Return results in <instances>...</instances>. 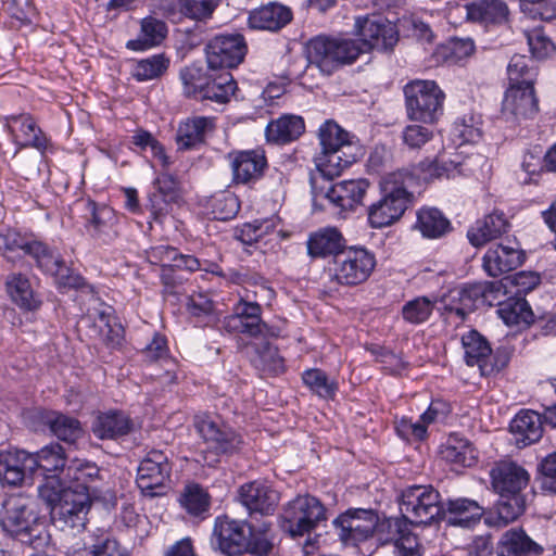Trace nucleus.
I'll return each mask as SVG.
<instances>
[{
	"label": "nucleus",
	"instance_id": "1",
	"mask_svg": "<svg viewBox=\"0 0 556 556\" xmlns=\"http://www.w3.org/2000/svg\"><path fill=\"white\" fill-rule=\"evenodd\" d=\"M38 494L50 507L53 521L62 529L80 531L85 528L91 506L86 488H64L62 480L52 479L48 484H39Z\"/></svg>",
	"mask_w": 556,
	"mask_h": 556
},
{
	"label": "nucleus",
	"instance_id": "2",
	"mask_svg": "<svg viewBox=\"0 0 556 556\" xmlns=\"http://www.w3.org/2000/svg\"><path fill=\"white\" fill-rule=\"evenodd\" d=\"M416 177L408 170H397L380 180L381 198L368 207V222L372 228L388 227L397 222L412 202L409 189Z\"/></svg>",
	"mask_w": 556,
	"mask_h": 556
},
{
	"label": "nucleus",
	"instance_id": "3",
	"mask_svg": "<svg viewBox=\"0 0 556 556\" xmlns=\"http://www.w3.org/2000/svg\"><path fill=\"white\" fill-rule=\"evenodd\" d=\"M3 527L24 544L39 545L42 541L43 527L28 496L15 494L4 502Z\"/></svg>",
	"mask_w": 556,
	"mask_h": 556
},
{
	"label": "nucleus",
	"instance_id": "4",
	"mask_svg": "<svg viewBox=\"0 0 556 556\" xmlns=\"http://www.w3.org/2000/svg\"><path fill=\"white\" fill-rule=\"evenodd\" d=\"M363 48L351 38H330L318 36L307 45V56L321 72L331 74L338 67L352 64Z\"/></svg>",
	"mask_w": 556,
	"mask_h": 556
},
{
	"label": "nucleus",
	"instance_id": "5",
	"mask_svg": "<svg viewBox=\"0 0 556 556\" xmlns=\"http://www.w3.org/2000/svg\"><path fill=\"white\" fill-rule=\"evenodd\" d=\"M326 519V508L317 497L299 495L285 505L281 527L290 536L300 538L311 533Z\"/></svg>",
	"mask_w": 556,
	"mask_h": 556
},
{
	"label": "nucleus",
	"instance_id": "6",
	"mask_svg": "<svg viewBox=\"0 0 556 556\" xmlns=\"http://www.w3.org/2000/svg\"><path fill=\"white\" fill-rule=\"evenodd\" d=\"M407 116L433 123L442 114L444 93L433 80H413L404 87Z\"/></svg>",
	"mask_w": 556,
	"mask_h": 556
},
{
	"label": "nucleus",
	"instance_id": "7",
	"mask_svg": "<svg viewBox=\"0 0 556 556\" xmlns=\"http://www.w3.org/2000/svg\"><path fill=\"white\" fill-rule=\"evenodd\" d=\"M376 266L375 255L364 248H349L333 258L332 279L342 286H358L370 277Z\"/></svg>",
	"mask_w": 556,
	"mask_h": 556
},
{
	"label": "nucleus",
	"instance_id": "8",
	"mask_svg": "<svg viewBox=\"0 0 556 556\" xmlns=\"http://www.w3.org/2000/svg\"><path fill=\"white\" fill-rule=\"evenodd\" d=\"M402 516L409 522L427 525L441 516L440 494L431 485H413L401 497Z\"/></svg>",
	"mask_w": 556,
	"mask_h": 556
},
{
	"label": "nucleus",
	"instance_id": "9",
	"mask_svg": "<svg viewBox=\"0 0 556 556\" xmlns=\"http://www.w3.org/2000/svg\"><path fill=\"white\" fill-rule=\"evenodd\" d=\"M172 464L160 450L149 451L137 470V485L149 497L163 496L169 490Z\"/></svg>",
	"mask_w": 556,
	"mask_h": 556
},
{
	"label": "nucleus",
	"instance_id": "10",
	"mask_svg": "<svg viewBox=\"0 0 556 556\" xmlns=\"http://www.w3.org/2000/svg\"><path fill=\"white\" fill-rule=\"evenodd\" d=\"M248 46L241 34H223L213 37L205 47L206 62L211 70H230L241 64Z\"/></svg>",
	"mask_w": 556,
	"mask_h": 556
},
{
	"label": "nucleus",
	"instance_id": "11",
	"mask_svg": "<svg viewBox=\"0 0 556 556\" xmlns=\"http://www.w3.org/2000/svg\"><path fill=\"white\" fill-rule=\"evenodd\" d=\"M355 31L363 53L371 49L391 50L399 40L395 25L379 15L357 17Z\"/></svg>",
	"mask_w": 556,
	"mask_h": 556
},
{
	"label": "nucleus",
	"instance_id": "12",
	"mask_svg": "<svg viewBox=\"0 0 556 556\" xmlns=\"http://www.w3.org/2000/svg\"><path fill=\"white\" fill-rule=\"evenodd\" d=\"M194 427L216 454H231L242 444L241 437L236 431L210 415H197Z\"/></svg>",
	"mask_w": 556,
	"mask_h": 556
},
{
	"label": "nucleus",
	"instance_id": "13",
	"mask_svg": "<svg viewBox=\"0 0 556 556\" xmlns=\"http://www.w3.org/2000/svg\"><path fill=\"white\" fill-rule=\"evenodd\" d=\"M489 476L491 488L500 497L522 494L530 481L529 472L521 465L509 459L494 463Z\"/></svg>",
	"mask_w": 556,
	"mask_h": 556
},
{
	"label": "nucleus",
	"instance_id": "14",
	"mask_svg": "<svg viewBox=\"0 0 556 556\" xmlns=\"http://www.w3.org/2000/svg\"><path fill=\"white\" fill-rule=\"evenodd\" d=\"M539 112L534 86L510 85L502 103V116L507 122L533 118Z\"/></svg>",
	"mask_w": 556,
	"mask_h": 556
},
{
	"label": "nucleus",
	"instance_id": "15",
	"mask_svg": "<svg viewBox=\"0 0 556 556\" xmlns=\"http://www.w3.org/2000/svg\"><path fill=\"white\" fill-rule=\"evenodd\" d=\"M249 527L243 521L230 519L227 516L218 517L215 521L213 540L219 551L227 556H238L249 547Z\"/></svg>",
	"mask_w": 556,
	"mask_h": 556
},
{
	"label": "nucleus",
	"instance_id": "16",
	"mask_svg": "<svg viewBox=\"0 0 556 556\" xmlns=\"http://www.w3.org/2000/svg\"><path fill=\"white\" fill-rule=\"evenodd\" d=\"M340 529L339 536L345 543H356L368 539L377 527V514L371 509L348 510L334 520Z\"/></svg>",
	"mask_w": 556,
	"mask_h": 556
},
{
	"label": "nucleus",
	"instance_id": "17",
	"mask_svg": "<svg viewBox=\"0 0 556 556\" xmlns=\"http://www.w3.org/2000/svg\"><path fill=\"white\" fill-rule=\"evenodd\" d=\"M462 343L467 365L478 366L482 376L497 372L506 365V359L501 363L493 361L494 356L492 355L489 342L476 330L464 334Z\"/></svg>",
	"mask_w": 556,
	"mask_h": 556
},
{
	"label": "nucleus",
	"instance_id": "18",
	"mask_svg": "<svg viewBox=\"0 0 556 556\" xmlns=\"http://www.w3.org/2000/svg\"><path fill=\"white\" fill-rule=\"evenodd\" d=\"M262 308L256 302L240 300L233 307V313L224 320L228 332H239L249 337L263 336L266 325L261 318Z\"/></svg>",
	"mask_w": 556,
	"mask_h": 556
},
{
	"label": "nucleus",
	"instance_id": "19",
	"mask_svg": "<svg viewBox=\"0 0 556 556\" xmlns=\"http://www.w3.org/2000/svg\"><path fill=\"white\" fill-rule=\"evenodd\" d=\"M232 173V182L249 185L257 181L264 174L267 161L263 151H236L228 154Z\"/></svg>",
	"mask_w": 556,
	"mask_h": 556
},
{
	"label": "nucleus",
	"instance_id": "20",
	"mask_svg": "<svg viewBox=\"0 0 556 556\" xmlns=\"http://www.w3.org/2000/svg\"><path fill=\"white\" fill-rule=\"evenodd\" d=\"M113 319L111 308L89 309L87 315L83 316L77 327L90 339H98L110 345H116L121 341V328H114L111 325Z\"/></svg>",
	"mask_w": 556,
	"mask_h": 556
},
{
	"label": "nucleus",
	"instance_id": "21",
	"mask_svg": "<svg viewBox=\"0 0 556 556\" xmlns=\"http://www.w3.org/2000/svg\"><path fill=\"white\" fill-rule=\"evenodd\" d=\"M31 454L23 450L0 452V481L10 486L21 485L26 477L34 476Z\"/></svg>",
	"mask_w": 556,
	"mask_h": 556
},
{
	"label": "nucleus",
	"instance_id": "22",
	"mask_svg": "<svg viewBox=\"0 0 556 556\" xmlns=\"http://www.w3.org/2000/svg\"><path fill=\"white\" fill-rule=\"evenodd\" d=\"M239 500L250 513L271 514L279 502L276 490L262 481L244 483L239 489Z\"/></svg>",
	"mask_w": 556,
	"mask_h": 556
},
{
	"label": "nucleus",
	"instance_id": "23",
	"mask_svg": "<svg viewBox=\"0 0 556 556\" xmlns=\"http://www.w3.org/2000/svg\"><path fill=\"white\" fill-rule=\"evenodd\" d=\"M27 255L36 261L38 267L53 275L59 283L73 288L80 285V277L70 275L60 255L42 242L34 240Z\"/></svg>",
	"mask_w": 556,
	"mask_h": 556
},
{
	"label": "nucleus",
	"instance_id": "24",
	"mask_svg": "<svg viewBox=\"0 0 556 556\" xmlns=\"http://www.w3.org/2000/svg\"><path fill=\"white\" fill-rule=\"evenodd\" d=\"M289 7L279 2H268L249 13L248 24L252 29L277 31L292 20Z\"/></svg>",
	"mask_w": 556,
	"mask_h": 556
},
{
	"label": "nucleus",
	"instance_id": "25",
	"mask_svg": "<svg viewBox=\"0 0 556 556\" xmlns=\"http://www.w3.org/2000/svg\"><path fill=\"white\" fill-rule=\"evenodd\" d=\"M34 460L33 475L42 478L41 484H48L50 480H62L60 473L65 468V453L63 447L58 444H49L37 453L31 454Z\"/></svg>",
	"mask_w": 556,
	"mask_h": 556
},
{
	"label": "nucleus",
	"instance_id": "26",
	"mask_svg": "<svg viewBox=\"0 0 556 556\" xmlns=\"http://www.w3.org/2000/svg\"><path fill=\"white\" fill-rule=\"evenodd\" d=\"M502 282L490 281L469 285L458 292L460 306L455 308V313L464 318L469 312L476 309L479 305H492L496 300V294L502 291Z\"/></svg>",
	"mask_w": 556,
	"mask_h": 556
},
{
	"label": "nucleus",
	"instance_id": "27",
	"mask_svg": "<svg viewBox=\"0 0 556 556\" xmlns=\"http://www.w3.org/2000/svg\"><path fill=\"white\" fill-rule=\"evenodd\" d=\"M543 552V546L519 527L506 530L497 543V556H541Z\"/></svg>",
	"mask_w": 556,
	"mask_h": 556
},
{
	"label": "nucleus",
	"instance_id": "28",
	"mask_svg": "<svg viewBox=\"0 0 556 556\" xmlns=\"http://www.w3.org/2000/svg\"><path fill=\"white\" fill-rule=\"evenodd\" d=\"M525 260L519 249L496 244L491 247L483 256V268L491 277H497L519 267Z\"/></svg>",
	"mask_w": 556,
	"mask_h": 556
},
{
	"label": "nucleus",
	"instance_id": "29",
	"mask_svg": "<svg viewBox=\"0 0 556 556\" xmlns=\"http://www.w3.org/2000/svg\"><path fill=\"white\" fill-rule=\"evenodd\" d=\"M5 128L13 141L21 147H34L40 151L47 148V139L28 115L5 117Z\"/></svg>",
	"mask_w": 556,
	"mask_h": 556
},
{
	"label": "nucleus",
	"instance_id": "30",
	"mask_svg": "<svg viewBox=\"0 0 556 556\" xmlns=\"http://www.w3.org/2000/svg\"><path fill=\"white\" fill-rule=\"evenodd\" d=\"M466 18L483 25H500L508 20L509 9L503 0H476L463 7Z\"/></svg>",
	"mask_w": 556,
	"mask_h": 556
},
{
	"label": "nucleus",
	"instance_id": "31",
	"mask_svg": "<svg viewBox=\"0 0 556 556\" xmlns=\"http://www.w3.org/2000/svg\"><path fill=\"white\" fill-rule=\"evenodd\" d=\"M87 229L92 237L103 238L105 242L113 240L117 233L113 229L116 223L114 211L106 205H98L92 200L85 203Z\"/></svg>",
	"mask_w": 556,
	"mask_h": 556
},
{
	"label": "nucleus",
	"instance_id": "32",
	"mask_svg": "<svg viewBox=\"0 0 556 556\" xmlns=\"http://www.w3.org/2000/svg\"><path fill=\"white\" fill-rule=\"evenodd\" d=\"M157 192L150 195V213L156 224H163L169 213V204L179 198L178 182L168 175L162 174L156 179Z\"/></svg>",
	"mask_w": 556,
	"mask_h": 556
},
{
	"label": "nucleus",
	"instance_id": "33",
	"mask_svg": "<svg viewBox=\"0 0 556 556\" xmlns=\"http://www.w3.org/2000/svg\"><path fill=\"white\" fill-rule=\"evenodd\" d=\"M441 515L451 526L471 528L481 519L483 508L473 500L459 497L448 500Z\"/></svg>",
	"mask_w": 556,
	"mask_h": 556
},
{
	"label": "nucleus",
	"instance_id": "34",
	"mask_svg": "<svg viewBox=\"0 0 556 556\" xmlns=\"http://www.w3.org/2000/svg\"><path fill=\"white\" fill-rule=\"evenodd\" d=\"M369 184L365 179L344 180L329 188L327 199L342 210H354L361 204Z\"/></svg>",
	"mask_w": 556,
	"mask_h": 556
},
{
	"label": "nucleus",
	"instance_id": "35",
	"mask_svg": "<svg viewBox=\"0 0 556 556\" xmlns=\"http://www.w3.org/2000/svg\"><path fill=\"white\" fill-rule=\"evenodd\" d=\"M510 432L518 446L538 442L543 433L542 416L533 410H521L511 420Z\"/></svg>",
	"mask_w": 556,
	"mask_h": 556
},
{
	"label": "nucleus",
	"instance_id": "36",
	"mask_svg": "<svg viewBox=\"0 0 556 556\" xmlns=\"http://www.w3.org/2000/svg\"><path fill=\"white\" fill-rule=\"evenodd\" d=\"M509 224L503 213L489 214L468 230V239L473 247H482L507 231Z\"/></svg>",
	"mask_w": 556,
	"mask_h": 556
},
{
	"label": "nucleus",
	"instance_id": "37",
	"mask_svg": "<svg viewBox=\"0 0 556 556\" xmlns=\"http://www.w3.org/2000/svg\"><path fill=\"white\" fill-rule=\"evenodd\" d=\"M359 150H332L321 151L315 159V164L318 172L327 179H333L356 162Z\"/></svg>",
	"mask_w": 556,
	"mask_h": 556
},
{
	"label": "nucleus",
	"instance_id": "38",
	"mask_svg": "<svg viewBox=\"0 0 556 556\" xmlns=\"http://www.w3.org/2000/svg\"><path fill=\"white\" fill-rule=\"evenodd\" d=\"M168 33L164 21L155 16H147L140 22V31L136 39L127 42V48L131 50H146L160 46Z\"/></svg>",
	"mask_w": 556,
	"mask_h": 556
},
{
	"label": "nucleus",
	"instance_id": "39",
	"mask_svg": "<svg viewBox=\"0 0 556 556\" xmlns=\"http://www.w3.org/2000/svg\"><path fill=\"white\" fill-rule=\"evenodd\" d=\"M344 240L341 232L333 227H327L312 233L307 240V252L312 257H326L339 254Z\"/></svg>",
	"mask_w": 556,
	"mask_h": 556
},
{
	"label": "nucleus",
	"instance_id": "40",
	"mask_svg": "<svg viewBox=\"0 0 556 556\" xmlns=\"http://www.w3.org/2000/svg\"><path fill=\"white\" fill-rule=\"evenodd\" d=\"M526 509L523 494H514L501 497L496 505V514L489 515L484 521L490 527L502 528L514 522Z\"/></svg>",
	"mask_w": 556,
	"mask_h": 556
},
{
	"label": "nucleus",
	"instance_id": "41",
	"mask_svg": "<svg viewBox=\"0 0 556 556\" xmlns=\"http://www.w3.org/2000/svg\"><path fill=\"white\" fill-rule=\"evenodd\" d=\"M302 117L285 115L271 121L266 127V138L275 143H286L299 138L304 131Z\"/></svg>",
	"mask_w": 556,
	"mask_h": 556
},
{
	"label": "nucleus",
	"instance_id": "42",
	"mask_svg": "<svg viewBox=\"0 0 556 556\" xmlns=\"http://www.w3.org/2000/svg\"><path fill=\"white\" fill-rule=\"evenodd\" d=\"M131 429L130 419L117 412L102 414L92 425V432L101 440L116 439L127 434Z\"/></svg>",
	"mask_w": 556,
	"mask_h": 556
},
{
	"label": "nucleus",
	"instance_id": "43",
	"mask_svg": "<svg viewBox=\"0 0 556 556\" xmlns=\"http://www.w3.org/2000/svg\"><path fill=\"white\" fill-rule=\"evenodd\" d=\"M440 454L444 460L460 467H471L477 462L473 446L465 439L451 437L441 446Z\"/></svg>",
	"mask_w": 556,
	"mask_h": 556
},
{
	"label": "nucleus",
	"instance_id": "44",
	"mask_svg": "<svg viewBox=\"0 0 556 556\" xmlns=\"http://www.w3.org/2000/svg\"><path fill=\"white\" fill-rule=\"evenodd\" d=\"M416 228L424 237L435 239L451 230V223L438 208L424 207L417 212Z\"/></svg>",
	"mask_w": 556,
	"mask_h": 556
},
{
	"label": "nucleus",
	"instance_id": "45",
	"mask_svg": "<svg viewBox=\"0 0 556 556\" xmlns=\"http://www.w3.org/2000/svg\"><path fill=\"white\" fill-rule=\"evenodd\" d=\"M497 314L507 326H529L533 321V313L522 298H509L498 302Z\"/></svg>",
	"mask_w": 556,
	"mask_h": 556
},
{
	"label": "nucleus",
	"instance_id": "46",
	"mask_svg": "<svg viewBox=\"0 0 556 556\" xmlns=\"http://www.w3.org/2000/svg\"><path fill=\"white\" fill-rule=\"evenodd\" d=\"M7 291L12 301L23 309L34 311L40 305L29 280L21 274H12L8 277Z\"/></svg>",
	"mask_w": 556,
	"mask_h": 556
},
{
	"label": "nucleus",
	"instance_id": "47",
	"mask_svg": "<svg viewBox=\"0 0 556 556\" xmlns=\"http://www.w3.org/2000/svg\"><path fill=\"white\" fill-rule=\"evenodd\" d=\"M43 422L56 438L65 442H75L84 432L77 419L56 412L47 413Z\"/></svg>",
	"mask_w": 556,
	"mask_h": 556
},
{
	"label": "nucleus",
	"instance_id": "48",
	"mask_svg": "<svg viewBox=\"0 0 556 556\" xmlns=\"http://www.w3.org/2000/svg\"><path fill=\"white\" fill-rule=\"evenodd\" d=\"M210 125L211 119L201 116L192 117L181 123L176 135L179 149L188 150L202 143Z\"/></svg>",
	"mask_w": 556,
	"mask_h": 556
},
{
	"label": "nucleus",
	"instance_id": "49",
	"mask_svg": "<svg viewBox=\"0 0 556 556\" xmlns=\"http://www.w3.org/2000/svg\"><path fill=\"white\" fill-rule=\"evenodd\" d=\"M321 151L339 149L359 150L358 146L351 142L349 134L334 122L328 121L319 128Z\"/></svg>",
	"mask_w": 556,
	"mask_h": 556
},
{
	"label": "nucleus",
	"instance_id": "50",
	"mask_svg": "<svg viewBox=\"0 0 556 556\" xmlns=\"http://www.w3.org/2000/svg\"><path fill=\"white\" fill-rule=\"evenodd\" d=\"M205 89L203 100L227 103L235 96L237 84L229 72H224L216 77H210Z\"/></svg>",
	"mask_w": 556,
	"mask_h": 556
},
{
	"label": "nucleus",
	"instance_id": "51",
	"mask_svg": "<svg viewBox=\"0 0 556 556\" xmlns=\"http://www.w3.org/2000/svg\"><path fill=\"white\" fill-rule=\"evenodd\" d=\"M408 528L409 522L403 516L384 518L382 520L377 517V527L374 534L382 544L394 543V545H396L400 541V536H402Z\"/></svg>",
	"mask_w": 556,
	"mask_h": 556
},
{
	"label": "nucleus",
	"instance_id": "52",
	"mask_svg": "<svg viewBox=\"0 0 556 556\" xmlns=\"http://www.w3.org/2000/svg\"><path fill=\"white\" fill-rule=\"evenodd\" d=\"M169 59L164 54H155L140 60L134 67L132 76L139 81L161 77L168 68Z\"/></svg>",
	"mask_w": 556,
	"mask_h": 556
},
{
	"label": "nucleus",
	"instance_id": "53",
	"mask_svg": "<svg viewBox=\"0 0 556 556\" xmlns=\"http://www.w3.org/2000/svg\"><path fill=\"white\" fill-rule=\"evenodd\" d=\"M34 240H30L13 229L0 232V251L3 256L14 261L21 252L28 254Z\"/></svg>",
	"mask_w": 556,
	"mask_h": 556
},
{
	"label": "nucleus",
	"instance_id": "54",
	"mask_svg": "<svg viewBox=\"0 0 556 556\" xmlns=\"http://www.w3.org/2000/svg\"><path fill=\"white\" fill-rule=\"evenodd\" d=\"M507 76L509 86H534L536 79V71L529 66L528 60L523 55H514L507 66Z\"/></svg>",
	"mask_w": 556,
	"mask_h": 556
},
{
	"label": "nucleus",
	"instance_id": "55",
	"mask_svg": "<svg viewBox=\"0 0 556 556\" xmlns=\"http://www.w3.org/2000/svg\"><path fill=\"white\" fill-rule=\"evenodd\" d=\"M179 502L189 514L198 516L208 509L210 496L199 484H188Z\"/></svg>",
	"mask_w": 556,
	"mask_h": 556
},
{
	"label": "nucleus",
	"instance_id": "56",
	"mask_svg": "<svg viewBox=\"0 0 556 556\" xmlns=\"http://www.w3.org/2000/svg\"><path fill=\"white\" fill-rule=\"evenodd\" d=\"M180 77L185 93L189 97L203 100V93H205V88L210 79L203 70L197 66H188L181 71Z\"/></svg>",
	"mask_w": 556,
	"mask_h": 556
},
{
	"label": "nucleus",
	"instance_id": "57",
	"mask_svg": "<svg viewBox=\"0 0 556 556\" xmlns=\"http://www.w3.org/2000/svg\"><path fill=\"white\" fill-rule=\"evenodd\" d=\"M270 525L262 523L260 528L248 527L249 547L247 552L258 556H267L274 549V544L269 538Z\"/></svg>",
	"mask_w": 556,
	"mask_h": 556
},
{
	"label": "nucleus",
	"instance_id": "58",
	"mask_svg": "<svg viewBox=\"0 0 556 556\" xmlns=\"http://www.w3.org/2000/svg\"><path fill=\"white\" fill-rule=\"evenodd\" d=\"M99 476V468L94 464L73 462L65 469V477L74 481V489L86 488L90 492L89 482Z\"/></svg>",
	"mask_w": 556,
	"mask_h": 556
},
{
	"label": "nucleus",
	"instance_id": "59",
	"mask_svg": "<svg viewBox=\"0 0 556 556\" xmlns=\"http://www.w3.org/2000/svg\"><path fill=\"white\" fill-rule=\"evenodd\" d=\"M526 38L533 58L544 60L556 54V46L541 28L527 31Z\"/></svg>",
	"mask_w": 556,
	"mask_h": 556
},
{
	"label": "nucleus",
	"instance_id": "60",
	"mask_svg": "<svg viewBox=\"0 0 556 556\" xmlns=\"http://www.w3.org/2000/svg\"><path fill=\"white\" fill-rule=\"evenodd\" d=\"M434 302L429 298L420 296L407 302L402 309L405 320L419 324L425 321L432 313Z\"/></svg>",
	"mask_w": 556,
	"mask_h": 556
},
{
	"label": "nucleus",
	"instance_id": "61",
	"mask_svg": "<svg viewBox=\"0 0 556 556\" xmlns=\"http://www.w3.org/2000/svg\"><path fill=\"white\" fill-rule=\"evenodd\" d=\"M520 10L531 18H556V0H520Z\"/></svg>",
	"mask_w": 556,
	"mask_h": 556
},
{
	"label": "nucleus",
	"instance_id": "62",
	"mask_svg": "<svg viewBox=\"0 0 556 556\" xmlns=\"http://www.w3.org/2000/svg\"><path fill=\"white\" fill-rule=\"evenodd\" d=\"M304 383L323 397L333 396L337 384L329 381L327 375L320 369H308L303 374Z\"/></svg>",
	"mask_w": 556,
	"mask_h": 556
},
{
	"label": "nucleus",
	"instance_id": "63",
	"mask_svg": "<svg viewBox=\"0 0 556 556\" xmlns=\"http://www.w3.org/2000/svg\"><path fill=\"white\" fill-rule=\"evenodd\" d=\"M480 118L472 114L457 119L454 125L456 136L462 142L475 143L481 138Z\"/></svg>",
	"mask_w": 556,
	"mask_h": 556
},
{
	"label": "nucleus",
	"instance_id": "64",
	"mask_svg": "<svg viewBox=\"0 0 556 556\" xmlns=\"http://www.w3.org/2000/svg\"><path fill=\"white\" fill-rule=\"evenodd\" d=\"M132 143L142 150L150 148L153 156L160 160L163 167L169 166L170 161L165 154L163 146L149 131L138 130L132 136Z\"/></svg>",
	"mask_w": 556,
	"mask_h": 556
}]
</instances>
